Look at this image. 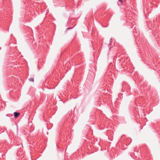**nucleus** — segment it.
<instances>
[{
    "label": "nucleus",
    "mask_w": 160,
    "mask_h": 160,
    "mask_svg": "<svg viewBox=\"0 0 160 160\" xmlns=\"http://www.w3.org/2000/svg\"><path fill=\"white\" fill-rule=\"evenodd\" d=\"M14 117L16 118L18 117L20 114V113L17 112H15L14 113Z\"/></svg>",
    "instance_id": "1"
},
{
    "label": "nucleus",
    "mask_w": 160,
    "mask_h": 160,
    "mask_svg": "<svg viewBox=\"0 0 160 160\" xmlns=\"http://www.w3.org/2000/svg\"><path fill=\"white\" fill-rule=\"evenodd\" d=\"M71 29H72V28H67L65 30V32H67L68 30Z\"/></svg>",
    "instance_id": "3"
},
{
    "label": "nucleus",
    "mask_w": 160,
    "mask_h": 160,
    "mask_svg": "<svg viewBox=\"0 0 160 160\" xmlns=\"http://www.w3.org/2000/svg\"><path fill=\"white\" fill-rule=\"evenodd\" d=\"M119 1L121 2V3L122 2V0H118Z\"/></svg>",
    "instance_id": "4"
},
{
    "label": "nucleus",
    "mask_w": 160,
    "mask_h": 160,
    "mask_svg": "<svg viewBox=\"0 0 160 160\" xmlns=\"http://www.w3.org/2000/svg\"><path fill=\"white\" fill-rule=\"evenodd\" d=\"M29 80L31 82H34V78H31L29 79Z\"/></svg>",
    "instance_id": "2"
}]
</instances>
